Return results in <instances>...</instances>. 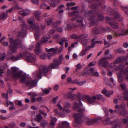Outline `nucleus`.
Returning <instances> with one entry per match:
<instances>
[{"label": "nucleus", "mask_w": 128, "mask_h": 128, "mask_svg": "<svg viewBox=\"0 0 128 128\" xmlns=\"http://www.w3.org/2000/svg\"><path fill=\"white\" fill-rule=\"evenodd\" d=\"M35 52L36 54L39 55L42 54V51L41 49H35Z\"/></svg>", "instance_id": "nucleus-39"}, {"label": "nucleus", "mask_w": 128, "mask_h": 128, "mask_svg": "<svg viewBox=\"0 0 128 128\" xmlns=\"http://www.w3.org/2000/svg\"><path fill=\"white\" fill-rule=\"evenodd\" d=\"M8 17V14L4 12L1 13L0 15V20H4Z\"/></svg>", "instance_id": "nucleus-29"}, {"label": "nucleus", "mask_w": 128, "mask_h": 128, "mask_svg": "<svg viewBox=\"0 0 128 128\" xmlns=\"http://www.w3.org/2000/svg\"><path fill=\"white\" fill-rule=\"evenodd\" d=\"M110 25L114 29H116L119 27L118 23L116 21H112L109 23Z\"/></svg>", "instance_id": "nucleus-24"}, {"label": "nucleus", "mask_w": 128, "mask_h": 128, "mask_svg": "<svg viewBox=\"0 0 128 128\" xmlns=\"http://www.w3.org/2000/svg\"><path fill=\"white\" fill-rule=\"evenodd\" d=\"M114 35L117 37L128 34V30H120L118 32L114 31L113 32Z\"/></svg>", "instance_id": "nucleus-12"}, {"label": "nucleus", "mask_w": 128, "mask_h": 128, "mask_svg": "<svg viewBox=\"0 0 128 128\" xmlns=\"http://www.w3.org/2000/svg\"><path fill=\"white\" fill-rule=\"evenodd\" d=\"M76 66L77 67L76 68V71H77L78 70L80 69H81L82 66L81 65H80V64H78Z\"/></svg>", "instance_id": "nucleus-64"}, {"label": "nucleus", "mask_w": 128, "mask_h": 128, "mask_svg": "<svg viewBox=\"0 0 128 128\" xmlns=\"http://www.w3.org/2000/svg\"><path fill=\"white\" fill-rule=\"evenodd\" d=\"M74 118L76 123H80L81 122L82 118V114H76L74 115Z\"/></svg>", "instance_id": "nucleus-16"}, {"label": "nucleus", "mask_w": 128, "mask_h": 128, "mask_svg": "<svg viewBox=\"0 0 128 128\" xmlns=\"http://www.w3.org/2000/svg\"><path fill=\"white\" fill-rule=\"evenodd\" d=\"M49 70V68L47 66L42 65L40 67L39 70H37L33 73V76L34 78H38L40 79L41 78L42 74L47 73Z\"/></svg>", "instance_id": "nucleus-4"}, {"label": "nucleus", "mask_w": 128, "mask_h": 128, "mask_svg": "<svg viewBox=\"0 0 128 128\" xmlns=\"http://www.w3.org/2000/svg\"><path fill=\"white\" fill-rule=\"evenodd\" d=\"M124 66L122 64H120L118 66L116 70H122L124 68Z\"/></svg>", "instance_id": "nucleus-52"}, {"label": "nucleus", "mask_w": 128, "mask_h": 128, "mask_svg": "<svg viewBox=\"0 0 128 128\" xmlns=\"http://www.w3.org/2000/svg\"><path fill=\"white\" fill-rule=\"evenodd\" d=\"M24 56L25 59L27 61L29 62H34L36 60V56L33 54H31L30 53H28L24 54H18L16 56L17 60L22 59Z\"/></svg>", "instance_id": "nucleus-3"}, {"label": "nucleus", "mask_w": 128, "mask_h": 128, "mask_svg": "<svg viewBox=\"0 0 128 128\" xmlns=\"http://www.w3.org/2000/svg\"><path fill=\"white\" fill-rule=\"evenodd\" d=\"M21 73L18 70L16 67H14L12 68L11 73L12 76L15 79L18 78L19 76L21 75Z\"/></svg>", "instance_id": "nucleus-7"}, {"label": "nucleus", "mask_w": 128, "mask_h": 128, "mask_svg": "<svg viewBox=\"0 0 128 128\" xmlns=\"http://www.w3.org/2000/svg\"><path fill=\"white\" fill-rule=\"evenodd\" d=\"M8 126L11 128H14L16 126V123L14 122H12L8 124Z\"/></svg>", "instance_id": "nucleus-49"}, {"label": "nucleus", "mask_w": 128, "mask_h": 128, "mask_svg": "<svg viewBox=\"0 0 128 128\" xmlns=\"http://www.w3.org/2000/svg\"><path fill=\"white\" fill-rule=\"evenodd\" d=\"M31 19L32 20H31L30 19H29L28 21V23L29 24H31V25L30 26V27L29 28L30 29L31 26H33L32 28H34V27H33L34 26H37L36 25H34V26H33L32 25V24H33L34 22L35 21L34 18L33 17H31Z\"/></svg>", "instance_id": "nucleus-36"}, {"label": "nucleus", "mask_w": 128, "mask_h": 128, "mask_svg": "<svg viewBox=\"0 0 128 128\" xmlns=\"http://www.w3.org/2000/svg\"><path fill=\"white\" fill-rule=\"evenodd\" d=\"M102 28H98L96 27L93 28L92 31L95 34H97L102 33Z\"/></svg>", "instance_id": "nucleus-26"}, {"label": "nucleus", "mask_w": 128, "mask_h": 128, "mask_svg": "<svg viewBox=\"0 0 128 128\" xmlns=\"http://www.w3.org/2000/svg\"><path fill=\"white\" fill-rule=\"evenodd\" d=\"M64 108H69L70 106L69 102L68 101L65 102L64 104Z\"/></svg>", "instance_id": "nucleus-42"}, {"label": "nucleus", "mask_w": 128, "mask_h": 128, "mask_svg": "<svg viewBox=\"0 0 128 128\" xmlns=\"http://www.w3.org/2000/svg\"><path fill=\"white\" fill-rule=\"evenodd\" d=\"M82 106V103L79 100L78 103L76 102L75 103L73 108L74 110H76L78 109V112L82 113L85 110L84 108H80Z\"/></svg>", "instance_id": "nucleus-8"}, {"label": "nucleus", "mask_w": 128, "mask_h": 128, "mask_svg": "<svg viewBox=\"0 0 128 128\" xmlns=\"http://www.w3.org/2000/svg\"><path fill=\"white\" fill-rule=\"evenodd\" d=\"M118 100L121 101H125L128 98V90H126L122 94H118L117 96Z\"/></svg>", "instance_id": "nucleus-14"}, {"label": "nucleus", "mask_w": 128, "mask_h": 128, "mask_svg": "<svg viewBox=\"0 0 128 128\" xmlns=\"http://www.w3.org/2000/svg\"><path fill=\"white\" fill-rule=\"evenodd\" d=\"M51 88H50L48 89H46L45 90H43V93L46 94H47L50 92V91L51 90Z\"/></svg>", "instance_id": "nucleus-56"}, {"label": "nucleus", "mask_w": 128, "mask_h": 128, "mask_svg": "<svg viewBox=\"0 0 128 128\" xmlns=\"http://www.w3.org/2000/svg\"><path fill=\"white\" fill-rule=\"evenodd\" d=\"M99 64L101 66L106 68L108 66V62L106 58H103L100 60Z\"/></svg>", "instance_id": "nucleus-15"}, {"label": "nucleus", "mask_w": 128, "mask_h": 128, "mask_svg": "<svg viewBox=\"0 0 128 128\" xmlns=\"http://www.w3.org/2000/svg\"><path fill=\"white\" fill-rule=\"evenodd\" d=\"M23 16L28 15L30 13V11L28 9H26L25 10H22L18 12Z\"/></svg>", "instance_id": "nucleus-19"}, {"label": "nucleus", "mask_w": 128, "mask_h": 128, "mask_svg": "<svg viewBox=\"0 0 128 128\" xmlns=\"http://www.w3.org/2000/svg\"><path fill=\"white\" fill-rule=\"evenodd\" d=\"M110 119L108 118L105 119L104 121V124H108L110 123Z\"/></svg>", "instance_id": "nucleus-50"}, {"label": "nucleus", "mask_w": 128, "mask_h": 128, "mask_svg": "<svg viewBox=\"0 0 128 128\" xmlns=\"http://www.w3.org/2000/svg\"><path fill=\"white\" fill-rule=\"evenodd\" d=\"M118 77L119 82L120 83L123 82V79L122 77V75L120 74L118 75Z\"/></svg>", "instance_id": "nucleus-48"}, {"label": "nucleus", "mask_w": 128, "mask_h": 128, "mask_svg": "<svg viewBox=\"0 0 128 128\" xmlns=\"http://www.w3.org/2000/svg\"><path fill=\"white\" fill-rule=\"evenodd\" d=\"M18 20L20 23V25L22 27V28L20 31L17 36V38L16 39L18 40V41L20 40L22 42V40L23 38L25 37L26 34V24L24 21L21 19L20 17L18 18Z\"/></svg>", "instance_id": "nucleus-1"}, {"label": "nucleus", "mask_w": 128, "mask_h": 128, "mask_svg": "<svg viewBox=\"0 0 128 128\" xmlns=\"http://www.w3.org/2000/svg\"><path fill=\"white\" fill-rule=\"evenodd\" d=\"M75 4L72 2H70V3H68L66 5L67 6L68 8V9H69V8L70 7V6H72L74 5Z\"/></svg>", "instance_id": "nucleus-57"}, {"label": "nucleus", "mask_w": 128, "mask_h": 128, "mask_svg": "<svg viewBox=\"0 0 128 128\" xmlns=\"http://www.w3.org/2000/svg\"><path fill=\"white\" fill-rule=\"evenodd\" d=\"M60 127L63 128H70L69 124L66 121H63L59 123Z\"/></svg>", "instance_id": "nucleus-20"}, {"label": "nucleus", "mask_w": 128, "mask_h": 128, "mask_svg": "<svg viewBox=\"0 0 128 128\" xmlns=\"http://www.w3.org/2000/svg\"><path fill=\"white\" fill-rule=\"evenodd\" d=\"M115 52L116 53H122L124 52V51L122 50L121 48H120L115 50Z\"/></svg>", "instance_id": "nucleus-41"}, {"label": "nucleus", "mask_w": 128, "mask_h": 128, "mask_svg": "<svg viewBox=\"0 0 128 128\" xmlns=\"http://www.w3.org/2000/svg\"><path fill=\"white\" fill-rule=\"evenodd\" d=\"M95 39L93 38L91 40V41L92 43L91 44L90 46H89L87 48L88 49L90 48H93L95 45L96 43L95 42Z\"/></svg>", "instance_id": "nucleus-40"}, {"label": "nucleus", "mask_w": 128, "mask_h": 128, "mask_svg": "<svg viewBox=\"0 0 128 128\" xmlns=\"http://www.w3.org/2000/svg\"><path fill=\"white\" fill-rule=\"evenodd\" d=\"M60 2V0H50L49 1L50 6L53 7L56 6Z\"/></svg>", "instance_id": "nucleus-18"}, {"label": "nucleus", "mask_w": 128, "mask_h": 128, "mask_svg": "<svg viewBox=\"0 0 128 128\" xmlns=\"http://www.w3.org/2000/svg\"><path fill=\"white\" fill-rule=\"evenodd\" d=\"M79 12L78 10H76L73 11L71 13H68V15L69 16H75L77 18H79L80 16L79 15Z\"/></svg>", "instance_id": "nucleus-23"}, {"label": "nucleus", "mask_w": 128, "mask_h": 128, "mask_svg": "<svg viewBox=\"0 0 128 128\" xmlns=\"http://www.w3.org/2000/svg\"><path fill=\"white\" fill-rule=\"evenodd\" d=\"M104 16L102 14H98L97 18V20L99 21H102L103 20Z\"/></svg>", "instance_id": "nucleus-43"}, {"label": "nucleus", "mask_w": 128, "mask_h": 128, "mask_svg": "<svg viewBox=\"0 0 128 128\" xmlns=\"http://www.w3.org/2000/svg\"><path fill=\"white\" fill-rule=\"evenodd\" d=\"M42 118V117L40 114H38L37 115L36 117L35 118L36 120L38 122H40L41 121V120Z\"/></svg>", "instance_id": "nucleus-37"}, {"label": "nucleus", "mask_w": 128, "mask_h": 128, "mask_svg": "<svg viewBox=\"0 0 128 128\" xmlns=\"http://www.w3.org/2000/svg\"><path fill=\"white\" fill-rule=\"evenodd\" d=\"M48 66L50 68L53 69L58 68V64H56L55 63H52L49 64Z\"/></svg>", "instance_id": "nucleus-32"}, {"label": "nucleus", "mask_w": 128, "mask_h": 128, "mask_svg": "<svg viewBox=\"0 0 128 128\" xmlns=\"http://www.w3.org/2000/svg\"><path fill=\"white\" fill-rule=\"evenodd\" d=\"M70 37L72 39H76L78 40V36H76V34H73L70 36Z\"/></svg>", "instance_id": "nucleus-55"}, {"label": "nucleus", "mask_w": 128, "mask_h": 128, "mask_svg": "<svg viewBox=\"0 0 128 128\" xmlns=\"http://www.w3.org/2000/svg\"><path fill=\"white\" fill-rule=\"evenodd\" d=\"M125 59L124 57H119L115 60L114 62L115 64H118L119 63H122L124 62V60Z\"/></svg>", "instance_id": "nucleus-27"}, {"label": "nucleus", "mask_w": 128, "mask_h": 128, "mask_svg": "<svg viewBox=\"0 0 128 128\" xmlns=\"http://www.w3.org/2000/svg\"><path fill=\"white\" fill-rule=\"evenodd\" d=\"M95 13L94 12H92V10L86 11L85 13V15L88 18L91 26H96L98 24V22L96 21L95 19Z\"/></svg>", "instance_id": "nucleus-5"}, {"label": "nucleus", "mask_w": 128, "mask_h": 128, "mask_svg": "<svg viewBox=\"0 0 128 128\" xmlns=\"http://www.w3.org/2000/svg\"><path fill=\"white\" fill-rule=\"evenodd\" d=\"M80 18L81 19V20L79 19L77 20L76 22L77 24H75L73 25V26L74 27H76L78 26H84V24H83V18Z\"/></svg>", "instance_id": "nucleus-22"}, {"label": "nucleus", "mask_w": 128, "mask_h": 128, "mask_svg": "<svg viewBox=\"0 0 128 128\" xmlns=\"http://www.w3.org/2000/svg\"><path fill=\"white\" fill-rule=\"evenodd\" d=\"M87 101L89 104H91L94 103L96 98L95 96H93L92 98L89 96H86Z\"/></svg>", "instance_id": "nucleus-21"}, {"label": "nucleus", "mask_w": 128, "mask_h": 128, "mask_svg": "<svg viewBox=\"0 0 128 128\" xmlns=\"http://www.w3.org/2000/svg\"><path fill=\"white\" fill-rule=\"evenodd\" d=\"M10 59L14 61H15L17 60H16V56H12L10 58Z\"/></svg>", "instance_id": "nucleus-61"}, {"label": "nucleus", "mask_w": 128, "mask_h": 128, "mask_svg": "<svg viewBox=\"0 0 128 128\" xmlns=\"http://www.w3.org/2000/svg\"><path fill=\"white\" fill-rule=\"evenodd\" d=\"M40 57L42 59L45 60L46 59V55L44 54H42L40 55Z\"/></svg>", "instance_id": "nucleus-60"}, {"label": "nucleus", "mask_w": 128, "mask_h": 128, "mask_svg": "<svg viewBox=\"0 0 128 128\" xmlns=\"http://www.w3.org/2000/svg\"><path fill=\"white\" fill-rule=\"evenodd\" d=\"M120 86L123 90H124V92L126 90H126V84H120Z\"/></svg>", "instance_id": "nucleus-47"}, {"label": "nucleus", "mask_w": 128, "mask_h": 128, "mask_svg": "<svg viewBox=\"0 0 128 128\" xmlns=\"http://www.w3.org/2000/svg\"><path fill=\"white\" fill-rule=\"evenodd\" d=\"M106 8V10L108 12V14L111 15L112 14H114V16L116 20H118L119 21H120L122 20V18H120V15L116 12H115V13H114V12L112 8H110L109 10V8H110L108 6H107L105 7Z\"/></svg>", "instance_id": "nucleus-6"}, {"label": "nucleus", "mask_w": 128, "mask_h": 128, "mask_svg": "<svg viewBox=\"0 0 128 128\" xmlns=\"http://www.w3.org/2000/svg\"><path fill=\"white\" fill-rule=\"evenodd\" d=\"M77 96L78 98L81 99L82 98L83 96V95H82L81 93H78L77 94Z\"/></svg>", "instance_id": "nucleus-62"}, {"label": "nucleus", "mask_w": 128, "mask_h": 128, "mask_svg": "<svg viewBox=\"0 0 128 128\" xmlns=\"http://www.w3.org/2000/svg\"><path fill=\"white\" fill-rule=\"evenodd\" d=\"M126 107V105L125 103L123 102L121 104L120 107L122 110H123Z\"/></svg>", "instance_id": "nucleus-58"}, {"label": "nucleus", "mask_w": 128, "mask_h": 128, "mask_svg": "<svg viewBox=\"0 0 128 128\" xmlns=\"http://www.w3.org/2000/svg\"><path fill=\"white\" fill-rule=\"evenodd\" d=\"M90 71L89 74L91 75L95 76H98L99 75L98 73L97 72H94V68H90L88 70Z\"/></svg>", "instance_id": "nucleus-25"}, {"label": "nucleus", "mask_w": 128, "mask_h": 128, "mask_svg": "<svg viewBox=\"0 0 128 128\" xmlns=\"http://www.w3.org/2000/svg\"><path fill=\"white\" fill-rule=\"evenodd\" d=\"M46 51L47 52H52L54 54H56L57 51L58 50V48H52L50 49L46 48Z\"/></svg>", "instance_id": "nucleus-28"}, {"label": "nucleus", "mask_w": 128, "mask_h": 128, "mask_svg": "<svg viewBox=\"0 0 128 128\" xmlns=\"http://www.w3.org/2000/svg\"><path fill=\"white\" fill-rule=\"evenodd\" d=\"M86 1L88 2H93V1H95L96 2V6L94 4H90L89 7L90 8L92 9H96L98 7L97 6L100 5L101 4V1L103 0L104 1V0H85Z\"/></svg>", "instance_id": "nucleus-10"}, {"label": "nucleus", "mask_w": 128, "mask_h": 128, "mask_svg": "<svg viewBox=\"0 0 128 128\" xmlns=\"http://www.w3.org/2000/svg\"><path fill=\"white\" fill-rule=\"evenodd\" d=\"M32 26L30 27V30H31L35 32L34 34L36 39L38 40L39 38V36L38 33L39 32V28L38 26H33L34 27L33 28Z\"/></svg>", "instance_id": "nucleus-13"}, {"label": "nucleus", "mask_w": 128, "mask_h": 128, "mask_svg": "<svg viewBox=\"0 0 128 128\" xmlns=\"http://www.w3.org/2000/svg\"><path fill=\"white\" fill-rule=\"evenodd\" d=\"M40 8L42 10L46 9L49 10L50 9V7L48 6L45 3H42L41 4L40 6Z\"/></svg>", "instance_id": "nucleus-31"}, {"label": "nucleus", "mask_w": 128, "mask_h": 128, "mask_svg": "<svg viewBox=\"0 0 128 128\" xmlns=\"http://www.w3.org/2000/svg\"><path fill=\"white\" fill-rule=\"evenodd\" d=\"M100 119L98 118L95 119L89 118L86 117L84 119V121L88 125H90L93 124L94 123L99 122Z\"/></svg>", "instance_id": "nucleus-9"}, {"label": "nucleus", "mask_w": 128, "mask_h": 128, "mask_svg": "<svg viewBox=\"0 0 128 128\" xmlns=\"http://www.w3.org/2000/svg\"><path fill=\"white\" fill-rule=\"evenodd\" d=\"M57 120V118H52L49 124V126L50 128H54L55 124Z\"/></svg>", "instance_id": "nucleus-17"}, {"label": "nucleus", "mask_w": 128, "mask_h": 128, "mask_svg": "<svg viewBox=\"0 0 128 128\" xmlns=\"http://www.w3.org/2000/svg\"><path fill=\"white\" fill-rule=\"evenodd\" d=\"M60 37V35L58 34H56L53 35V38L54 39H57L59 38Z\"/></svg>", "instance_id": "nucleus-63"}, {"label": "nucleus", "mask_w": 128, "mask_h": 128, "mask_svg": "<svg viewBox=\"0 0 128 128\" xmlns=\"http://www.w3.org/2000/svg\"><path fill=\"white\" fill-rule=\"evenodd\" d=\"M34 80H27L26 83V86L31 88L34 86L37 83V81L39 80L38 79V78H35Z\"/></svg>", "instance_id": "nucleus-11"}, {"label": "nucleus", "mask_w": 128, "mask_h": 128, "mask_svg": "<svg viewBox=\"0 0 128 128\" xmlns=\"http://www.w3.org/2000/svg\"><path fill=\"white\" fill-rule=\"evenodd\" d=\"M88 35L86 34H84L78 36V40L80 41L84 38H85L88 37Z\"/></svg>", "instance_id": "nucleus-34"}, {"label": "nucleus", "mask_w": 128, "mask_h": 128, "mask_svg": "<svg viewBox=\"0 0 128 128\" xmlns=\"http://www.w3.org/2000/svg\"><path fill=\"white\" fill-rule=\"evenodd\" d=\"M18 39H16L13 44H10L9 45V49L8 53V54L12 55L16 53L18 46L22 47V43L20 40L18 42Z\"/></svg>", "instance_id": "nucleus-2"}, {"label": "nucleus", "mask_w": 128, "mask_h": 128, "mask_svg": "<svg viewBox=\"0 0 128 128\" xmlns=\"http://www.w3.org/2000/svg\"><path fill=\"white\" fill-rule=\"evenodd\" d=\"M32 2L35 4L38 5L39 4V0H31Z\"/></svg>", "instance_id": "nucleus-59"}, {"label": "nucleus", "mask_w": 128, "mask_h": 128, "mask_svg": "<svg viewBox=\"0 0 128 128\" xmlns=\"http://www.w3.org/2000/svg\"><path fill=\"white\" fill-rule=\"evenodd\" d=\"M41 44L38 42L36 44L35 49H41Z\"/></svg>", "instance_id": "nucleus-51"}, {"label": "nucleus", "mask_w": 128, "mask_h": 128, "mask_svg": "<svg viewBox=\"0 0 128 128\" xmlns=\"http://www.w3.org/2000/svg\"><path fill=\"white\" fill-rule=\"evenodd\" d=\"M48 123V122L47 121L42 120L41 121V123L40 124L41 126L42 127L44 126Z\"/></svg>", "instance_id": "nucleus-45"}, {"label": "nucleus", "mask_w": 128, "mask_h": 128, "mask_svg": "<svg viewBox=\"0 0 128 128\" xmlns=\"http://www.w3.org/2000/svg\"><path fill=\"white\" fill-rule=\"evenodd\" d=\"M54 62L55 63H56V64H58V67H59V65L61 64V63L60 62L59 60L58 59L56 58L54 59L53 60Z\"/></svg>", "instance_id": "nucleus-46"}, {"label": "nucleus", "mask_w": 128, "mask_h": 128, "mask_svg": "<svg viewBox=\"0 0 128 128\" xmlns=\"http://www.w3.org/2000/svg\"><path fill=\"white\" fill-rule=\"evenodd\" d=\"M89 49V48L88 49L87 48L86 49L82 50L80 53L79 54V55L81 56H83L85 55L87 51Z\"/></svg>", "instance_id": "nucleus-33"}, {"label": "nucleus", "mask_w": 128, "mask_h": 128, "mask_svg": "<svg viewBox=\"0 0 128 128\" xmlns=\"http://www.w3.org/2000/svg\"><path fill=\"white\" fill-rule=\"evenodd\" d=\"M51 37V36L50 35L48 36V37L47 38H50ZM47 38H46L45 37L42 38L40 40V42L41 44L43 43L44 42H47L48 40L47 39Z\"/></svg>", "instance_id": "nucleus-38"}, {"label": "nucleus", "mask_w": 128, "mask_h": 128, "mask_svg": "<svg viewBox=\"0 0 128 128\" xmlns=\"http://www.w3.org/2000/svg\"><path fill=\"white\" fill-rule=\"evenodd\" d=\"M5 55V53H3L2 54H0V60H3L4 59Z\"/></svg>", "instance_id": "nucleus-53"}, {"label": "nucleus", "mask_w": 128, "mask_h": 128, "mask_svg": "<svg viewBox=\"0 0 128 128\" xmlns=\"http://www.w3.org/2000/svg\"><path fill=\"white\" fill-rule=\"evenodd\" d=\"M53 19L51 18H46V21L48 25H50L52 22Z\"/></svg>", "instance_id": "nucleus-35"}, {"label": "nucleus", "mask_w": 128, "mask_h": 128, "mask_svg": "<svg viewBox=\"0 0 128 128\" xmlns=\"http://www.w3.org/2000/svg\"><path fill=\"white\" fill-rule=\"evenodd\" d=\"M61 21H58L54 23L53 25V26L54 28L57 27L58 26L60 25Z\"/></svg>", "instance_id": "nucleus-44"}, {"label": "nucleus", "mask_w": 128, "mask_h": 128, "mask_svg": "<svg viewBox=\"0 0 128 128\" xmlns=\"http://www.w3.org/2000/svg\"><path fill=\"white\" fill-rule=\"evenodd\" d=\"M82 42L84 47L86 48L87 46L88 43L87 40H84Z\"/></svg>", "instance_id": "nucleus-54"}, {"label": "nucleus", "mask_w": 128, "mask_h": 128, "mask_svg": "<svg viewBox=\"0 0 128 128\" xmlns=\"http://www.w3.org/2000/svg\"><path fill=\"white\" fill-rule=\"evenodd\" d=\"M20 78V81L21 83L24 82L26 79V76L22 74L21 73V75L19 76L18 78Z\"/></svg>", "instance_id": "nucleus-30"}]
</instances>
